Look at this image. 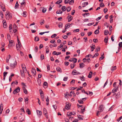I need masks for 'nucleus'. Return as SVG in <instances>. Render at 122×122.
I'll list each match as a JSON object with an SVG mask.
<instances>
[{"label":"nucleus","mask_w":122,"mask_h":122,"mask_svg":"<svg viewBox=\"0 0 122 122\" xmlns=\"http://www.w3.org/2000/svg\"><path fill=\"white\" fill-rule=\"evenodd\" d=\"M5 17L6 19L8 20L9 19L11 18V15L9 12L7 11L5 14Z\"/></svg>","instance_id":"nucleus-1"},{"label":"nucleus","mask_w":122,"mask_h":122,"mask_svg":"<svg viewBox=\"0 0 122 122\" xmlns=\"http://www.w3.org/2000/svg\"><path fill=\"white\" fill-rule=\"evenodd\" d=\"M20 88L19 87L15 89L13 92V93L14 94H15L16 93H18L20 91Z\"/></svg>","instance_id":"nucleus-2"},{"label":"nucleus","mask_w":122,"mask_h":122,"mask_svg":"<svg viewBox=\"0 0 122 122\" xmlns=\"http://www.w3.org/2000/svg\"><path fill=\"white\" fill-rule=\"evenodd\" d=\"M17 62L16 61H15L13 63H11L10 66L11 68H14L16 65Z\"/></svg>","instance_id":"nucleus-3"},{"label":"nucleus","mask_w":122,"mask_h":122,"mask_svg":"<svg viewBox=\"0 0 122 122\" xmlns=\"http://www.w3.org/2000/svg\"><path fill=\"white\" fill-rule=\"evenodd\" d=\"M31 72L33 76H35L36 73V69L33 68H32L31 69Z\"/></svg>","instance_id":"nucleus-4"},{"label":"nucleus","mask_w":122,"mask_h":122,"mask_svg":"<svg viewBox=\"0 0 122 122\" xmlns=\"http://www.w3.org/2000/svg\"><path fill=\"white\" fill-rule=\"evenodd\" d=\"M21 66L23 69V71L24 72H26L27 71V70L25 65L24 64L23 65V64H22L21 65Z\"/></svg>","instance_id":"nucleus-5"},{"label":"nucleus","mask_w":122,"mask_h":122,"mask_svg":"<svg viewBox=\"0 0 122 122\" xmlns=\"http://www.w3.org/2000/svg\"><path fill=\"white\" fill-rule=\"evenodd\" d=\"M66 105L65 106V108L67 110H68L70 108L71 105L68 103H66Z\"/></svg>","instance_id":"nucleus-6"},{"label":"nucleus","mask_w":122,"mask_h":122,"mask_svg":"<svg viewBox=\"0 0 122 122\" xmlns=\"http://www.w3.org/2000/svg\"><path fill=\"white\" fill-rule=\"evenodd\" d=\"M2 22L3 23V27L4 28H6L7 26L5 20H3Z\"/></svg>","instance_id":"nucleus-7"},{"label":"nucleus","mask_w":122,"mask_h":122,"mask_svg":"<svg viewBox=\"0 0 122 122\" xmlns=\"http://www.w3.org/2000/svg\"><path fill=\"white\" fill-rule=\"evenodd\" d=\"M9 46H12L14 45V41L12 40H10L9 41Z\"/></svg>","instance_id":"nucleus-8"},{"label":"nucleus","mask_w":122,"mask_h":122,"mask_svg":"<svg viewBox=\"0 0 122 122\" xmlns=\"http://www.w3.org/2000/svg\"><path fill=\"white\" fill-rule=\"evenodd\" d=\"M77 59L75 58H74L73 59H71L69 60V61H74V63H75L77 62Z\"/></svg>","instance_id":"nucleus-9"},{"label":"nucleus","mask_w":122,"mask_h":122,"mask_svg":"<svg viewBox=\"0 0 122 122\" xmlns=\"http://www.w3.org/2000/svg\"><path fill=\"white\" fill-rule=\"evenodd\" d=\"M37 112L38 116L40 117L42 115V112L40 111H37Z\"/></svg>","instance_id":"nucleus-10"},{"label":"nucleus","mask_w":122,"mask_h":122,"mask_svg":"<svg viewBox=\"0 0 122 122\" xmlns=\"http://www.w3.org/2000/svg\"><path fill=\"white\" fill-rule=\"evenodd\" d=\"M69 18L68 20V22H69L71 21L73 19V17L71 15L68 16L67 17V18Z\"/></svg>","instance_id":"nucleus-11"},{"label":"nucleus","mask_w":122,"mask_h":122,"mask_svg":"<svg viewBox=\"0 0 122 122\" xmlns=\"http://www.w3.org/2000/svg\"><path fill=\"white\" fill-rule=\"evenodd\" d=\"M103 105H101L100 106V107L99 110L100 111L102 112L103 110Z\"/></svg>","instance_id":"nucleus-12"},{"label":"nucleus","mask_w":122,"mask_h":122,"mask_svg":"<svg viewBox=\"0 0 122 122\" xmlns=\"http://www.w3.org/2000/svg\"><path fill=\"white\" fill-rule=\"evenodd\" d=\"M43 86L45 88H47L48 86V84L47 82L45 81L44 82L43 85Z\"/></svg>","instance_id":"nucleus-13"},{"label":"nucleus","mask_w":122,"mask_h":122,"mask_svg":"<svg viewBox=\"0 0 122 122\" xmlns=\"http://www.w3.org/2000/svg\"><path fill=\"white\" fill-rule=\"evenodd\" d=\"M120 97V92L117 93V94L116 95V98L117 99H118Z\"/></svg>","instance_id":"nucleus-14"},{"label":"nucleus","mask_w":122,"mask_h":122,"mask_svg":"<svg viewBox=\"0 0 122 122\" xmlns=\"http://www.w3.org/2000/svg\"><path fill=\"white\" fill-rule=\"evenodd\" d=\"M57 71L58 72H60V73L62 72V70L61 69L60 67H58L56 68Z\"/></svg>","instance_id":"nucleus-15"},{"label":"nucleus","mask_w":122,"mask_h":122,"mask_svg":"<svg viewBox=\"0 0 122 122\" xmlns=\"http://www.w3.org/2000/svg\"><path fill=\"white\" fill-rule=\"evenodd\" d=\"M37 82L38 85L39 86H40L41 85V80L39 78H37Z\"/></svg>","instance_id":"nucleus-16"},{"label":"nucleus","mask_w":122,"mask_h":122,"mask_svg":"<svg viewBox=\"0 0 122 122\" xmlns=\"http://www.w3.org/2000/svg\"><path fill=\"white\" fill-rule=\"evenodd\" d=\"M79 65L80 68H83L85 66V65L83 63H80L79 64Z\"/></svg>","instance_id":"nucleus-17"},{"label":"nucleus","mask_w":122,"mask_h":122,"mask_svg":"<svg viewBox=\"0 0 122 122\" xmlns=\"http://www.w3.org/2000/svg\"><path fill=\"white\" fill-rule=\"evenodd\" d=\"M11 57V56L10 55H9L8 56L6 59V62H8L9 61V60L10 58Z\"/></svg>","instance_id":"nucleus-18"},{"label":"nucleus","mask_w":122,"mask_h":122,"mask_svg":"<svg viewBox=\"0 0 122 122\" xmlns=\"http://www.w3.org/2000/svg\"><path fill=\"white\" fill-rule=\"evenodd\" d=\"M20 72L21 76L23 77H24L25 76V74L24 73V72L22 70H20Z\"/></svg>","instance_id":"nucleus-19"},{"label":"nucleus","mask_w":122,"mask_h":122,"mask_svg":"<svg viewBox=\"0 0 122 122\" xmlns=\"http://www.w3.org/2000/svg\"><path fill=\"white\" fill-rule=\"evenodd\" d=\"M116 66H114V67L112 66L111 68V72L112 73L113 70H116Z\"/></svg>","instance_id":"nucleus-20"},{"label":"nucleus","mask_w":122,"mask_h":122,"mask_svg":"<svg viewBox=\"0 0 122 122\" xmlns=\"http://www.w3.org/2000/svg\"><path fill=\"white\" fill-rule=\"evenodd\" d=\"M71 24L69 23H68L66 24L65 25V28L66 29L68 28L70 26Z\"/></svg>","instance_id":"nucleus-21"},{"label":"nucleus","mask_w":122,"mask_h":122,"mask_svg":"<svg viewBox=\"0 0 122 122\" xmlns=\"http://www.w3.org/2000/svg\"><path fill=\"white\" fill-rule=\"evenodd\" d=\"M61 9L63 11H65L66 10V7L65 6H63L61 7Z\"/></svg>","instance_id":"nucleus-22"},{"label":"nucleus","mask_w":122,"mask_h":122,"mask_svg":"<svg viewBox=\"0 0 122 122\" xmlns=\"http://www.w3.org/2000/svg\"><path fill=\"white\" fill-rule=\"evenodd\" d=\"M88 4V3L87 2H84L83 4V5H84L82 7H85L86 5H87Z\"/></svg>","instance_id":"nucleus-23"},{"label":"nucleus","mask_w":122,"mask_h":122,"mask_svg":"<svg viewBox=\"0 0 122 122\" xmlns=\"http://www.w3.org/2000/svg\"><path fill=\"white\" fill-rule=\"evenodd\" d=\"M26 112L27 113L28 115H30L31 114L30 111L28 108H27L26 110Z\"/></svg>","instance_id":"nucleus-24"},{"label":"nucleus","mask_w":122,"mask_h":122,"mask_svg":"<svg viewBox=\"0 0 122 122\" xmlns=\"http://www.w3.org/2000/svg\"><path fill=\"white\" fill-rule=\"evenodd\" d=\"M108 37H107L105 38L104 40V41L105 42L107 43V42L108 41Z\"/></svg>","instance_id":"nucleus-25"},{"label":"nucleus","mask_w":122,"mask_h":122,"mask_svg":"<svg viewBox=\"0 0 122 122\" xmlns=\"http://www.w3.org/2000/svg\"><path fill=\"white\" fill-rule=\"evenodd\" d=\"M86 15V16H88L90 15V14L89 13H85L84 14H82V15L84 17H85Z\"/></svg>","instance_id":"nucleus-26"},{"label":"nucleus","mask_w":122,"mask_h":122,"mask_svg":"<svg viewBox=\"0 0 122 122\" xmlns=\"http://www.w3.org/2000/svg\"><path fill=\"white\" fill-rule=\"evenodd\" d=\"M85 107H81V110H82V111L81 112V113H82V114H83V112H84V111H85Z\"/></svg>","instance_id":"nucleus-27"},{"label":"nucleus","mask_w":122,"mask_h":122,"mask_svg":"<svg viewBox=\"0 0 122 122\" xmlns=\"http://www.w3.org/2000/svg\"><path fill=\"white\" fill-rule=\"evenodd\" d=\"M62 13V12L60 10H58L56 12V13L57 14H61Z\"/></svg>","instance_id":"nucleus-28"},{"label":"nucleus","mask_w":122,"mask_h":122,"mask_svg":"<svg viewBox=\"0 0 122 122\" xmlns=\"http://www.w3.org/2000/svg\"><path fill=\"white\" fill-rule=\"evenodd\" d=\"M78 102L80 103L81 104H83V101L81 99L80 100H78Z\"/></svg>","instance_id":"nucleus-29"},{"label":"nucleus","mask_w":122,"mask_h":122,"mask_svg":"<svg viewBox=\"0 0 122 122\" xmlns=\"http://www.w3.org/2000/svg\"><path fill=\"white\" fill-rule=\"evenodd\" d=\"M22 85L23 86L22 87L23 89L25 88L26 85L25 84V83L23 82H22L21 83Z\"/></svg>","instance_id":"nucleus-30"},{"label":"nucleus","mask_w":122,"mask_h":122,"mask_svg":"<svg viewBox=\"0 0 122 122\" xmlns=\"http://www.w3.org/2000/svg\"><path fill=\"white\" fill-rule=\"evenodd\" d=\"M19 5V4L18 3L17 1L16 3V4L15 5V9H17V7H18Z\"/></svg>","instance_id":"nucleus-31"},{"label":"nucleus","mask_w":122,"mask_h":122,"mask_svg":"<svg viewBox=\"0 0 122 122\" xmlns=\"http://www.w3.org/2000/svg\"><path fill=\"white\" fill-rule=\"evenodd\" d=\"M119 47L118 49H119V47H122V42H121L119 43L118 44Z\"/></svg>","instance_id":"nucleus-32"},{"label":"nucleus","mask_w":122,"mask_h":122,"mask_svg":"<svg viewBox=\"0 0 122 122\" xmlns=\"http://www.w3.org/2000/svg\"><path fill=\"white\" fill-rule=\"evenodd\" d=\"M77 73V72L76 71V70H74L72 72V73L73 75H76V74H76Z\"/></svg>","instance_id":"nucleus-33"},{"label":"nucleus","mask_w":122,"mask_h":122,"mask_svg":"<svg viewBox=\"0 0 122 122\" xmlns=\"http://www.w3.org/2000/svg\"><path fill=\"white\" fill-rule=\"evenodd\" d=\"M100 6L101 7H103L105 6V5L103 3V2H102L100 4Z\"/></svg>","instance_id":"nucleus-34"},{"label":"nucleus","mask_w":122,"mask_h":122,"mask_svg":"<svg viewBox=\"0 0 122 122\" xmlns=\"http://www.w3.org/2000/svg\"><path fill=\"white\" fill-rule=\"evenodd\" d=\"M23 91L24 92L25 94H27V90L26 89V88L23 89Z\"/></svg>","instance_id":"nucleus-35"},{"label":"nucleus","mask_w":122,"mask_h":122,"mask_svg":"<svg viewBox=\"0 0 122 122\" xmlns=\"http://www.w3.org/2000/svg\"><path fill=\"white\" fill-rule=\"evenodd\" d=\"M85 78L83 76L82 77H80V79L82 81H85Z\"/></svg>","instance_id":"nucleus-36"},{"label":"nucleus","mask_w":122,"mask_h":122,"mask_svg":"<svg viewBox=\"0 0 122 122\" xmlns=\"http://www.w3.org/2000/svg\"><path fill=\"white\" fill-rule=\"evenodd\" d=\"M62 2V0H60L57 1L56 3V4H59L60 3H61Z\"/></svg>","instance_id":"nucleus-37"},{"label":"nucleus","mask_w":122,"mask_h":122,"mask_svg":"<svg viewBox=\"0 0 122 122\" xmlns=\"http://www.w3.org/2000/svg\"><path fill=\"white\" fill-rule=\"evenodd\" d=\"M1 105H2V104H1V105H0V114H2V111L3 110V107H2V109H1Z\"/></svg>","instance_id":"nucleus-38"},{"label":"nucleus","mask_w":122,"mask_h":122,"mask_svg":"<svg viewBox=\"0 0 122 122\" xmlns=\"http://www.w3.org/2000/svg\"><path fill=\"white\" fill-rule=\"evenodd\" d=\"M99 33V31L98 30H96L94 32V33L96 34H98Z\"/></svg>","instance_id":"nucleus-39"},{"label":"nucleus","mask_w":122,"mask_h":122,"mask_svg":"<svg viewBox=\"0 0 122 122\" xmlns=\"http://www.w3.org/2000/svg\"><path fill=\"white\" fill-rule=\"evenodd\" d=\"M39 40V37L36 36L35 37V41H38Z\"/></svg>","instance_id":"nucleus-40"},{"label":"nucleus","mask_w":122,"mask_h":122,"mask_svg":"<svg viewBox=\"0 0 122 122\" xmlns=\"http://www.w3.org/2000/svg\"><path fill=\"white\" fill-rule=\"evenodd\" d=\"M74 0H71L70 1L69 4L70 5H72L74 3Z\"/></svg>","instance_id":"nucleus-41"},{"label":"nucleus","mask_w":122,"mask_h":122,"mask_svg":"<svg viewBox=\"0 0 122 122\" xmlns=\"http://www.w3.org/2000/svg\"><path fill=\"white\" fill-rule=\"evenodd\" d=\"M58 26L60 28H61L62 26V23H60L58 25Z\"/></svg>","instance_id":"nucleus-42"},{"label":"nucleus","mask_w":122,"mask_h":122,"mask_svg":"<svg viewBox=\"0 0 122 122\" xmlns=\"http://www.w3.org/2000/svg\"><path fill=\"white\" fill-rule=\"evenodd\" d=\"M43 9L42 10V12L43 13H44L46 12V9L45 8H44L43 7Z\"/></svg>","instance_id":"nucleus-43"},{"label":"nucleus","mask_w":122,"mask_h":122,"mask_svg":"<svg viewBox=\"0 0 122 122\" xmlns=\"http://www.w3.org/2000/svg\"><path fill=\"white\" fill-rule=\"evenodd\" d=\"M100 50V48L99 47H98L97 48H96V52H97L98 51H99Z\"/></svg>","instance_id":"nucleus-44"},{"label":"nucleus","mask_w":122,"mask_h":122,"mask_svg":"<svg viewBox=\"0 0 122 122\" xmlns=\"http://www.w3.org/2000/svg\"><path fill=\"white\" fill-rule=\"evenodd\" d=\"M104 33L105 35H107L108 33V31L107 30H105L104 31Z\"/></svg>","instance_id":"nucleus-45"},{"label":"nucleus","mask_w":122,"mask_h":122,"mask_svg":"<svg viewBox=\"0 0 122 122\" xmlns=\"http://www.w3.org/2000/svg\"><path fill=\"white\" fill-rule=\"evenodd\" d=\"M38 47L37 46H36L35 47L34 50L36 52H37L38 50Z\"/></svg>","instance_id":"nucleus-46"},{"label":"nucleus","mask_w":122,"mask_h":122,"mask_svg":"<svg viewBox=\"0 0 122 122\" xmlns=\"http://www.w3.org/2000/svg\"><path fill=\"white\" fill-rule=\"evenodd\" d=\"M26 12L25 11H24L23 12V16L24 17H26Z\"/></svg>","instance_id":"nucleus-47"},{"label":"nucleus","mask_w":122,"mask_h":122,"mask_svg":"<svg viewBox=\"0 0 122 122\" xmlns=\"http://www.w3.org/2000/svg\"><path fill=\"white\" fill-rule=\"evenodd\" d=\"M92 46H91L90 47L91 48L93 49H94L95 48V46L94 45L92 44Z\"/></svg>","instance_id":"nucleus-48"},{"label":"nucleus","mask_w":122,"mask_h":122,"mask_svg":"<svg viewBox=\"0 0 122 122\" xmlns=\"http://www.w3.org/2000/svg\"><path fill=\"white\" fill-rule=\"evenodd\" d=\"M13 29H17V26L15 24H14L13 25Z\"/></svg>","instance_id":"nucleus-49"},{"label":"nucleus","mask_w":122,"mask_h":122,"mask_svg":"<svg viewBox=\"0 0 122 122\" xmlns=\"http://www.w3.org/2000/svg\"><path fill=\"white\" fill-rule=\"evenodd\" d=\"M26 3L25 1L24 0H23V2L21 3V5H25L26 4Z\"/></svg>","instance_id":"nucleus-50"},{"label":"nucleus","mask_w":122,"mask_h":122,"mask_svg":"<svg viewBox=\"0 0 122 122\" xmlns=\"http://www.w3.org/2000/svg\"><path fill=\"white\" fill-rule=\"evenodd\" d=\"M42 21L40 22V23L41 25L43 24L44 23V20H41Z\"/></svg>","instance_id":"nucleus-51"},{"label":"nucleus","mask_w":122,"mask_h":122,"mask_svg":"<svg viewBox=\"0 0 122 122\" xmlns=\"http://www.w3.org/2000/svg\"><path fill=\"white\" fill-rule=\"evenodd\" d=\"M63 45L62 44H60V46H59L58 47V49H59V48H61L63 47Z\"/></svg>","instance_id":"nucleus-52"},{"label":"nucleus","mask_w":122,"mask_h":122,"mask_svg":"<svg viewBox=\"0 0 122 122\" xmlns=\"http://www.w3.org/2000/svg\"><path fill=\"white\" fill-rule=\"evenodd\" d=\"M9 30H11L12 29V25L10 24L9 27Z\"/></svg>","instance_id":"nucleus-53"},{"label":"nucleus","mask_w":122,"mask_h":122,"mask_svg":"<svg viewBox=\"0 0 122 122\" xmlns=\"http://www.w3.org/2000/svg\"><path fill=\"white\" fill-rule=\"evenodd\" d=\"M41 60H42L44 59V56L42 55H41Z\"/></svg>","instance_id":"nucleus-54"},{"label":"nucleus","mask_w":122,"mask_h":122,"mask_svg":"<svg viewBox=\"0 0 122 122\" xmlns=\"http://www.w3.org/2000/svg\"><path fill=\"white\" fill-rule=\"evenodd\" d=\"M71 9V8L70 7H68L66 10L67 11V12H69L70 11Z\"/></svg>","instance_id":"nucleus-55"},{"label":"nucleus","mask_w":122,"mask_h":122,"mask_svg":"<svg viewBox=\"0 0 122 122\" xmlns=\"http://www.w3.org/2000/svg\"><path fill=\"white\" fill-rule=\"evenodd\" d=\"M117 90L116 89H115L114 88L112 90V92L113 93H114L117 91Z\"/></svg>","instance_id":"nucleus-56"},{"label":"nucleus","mask_w":122,"mask_h":122,"mask_svg":"<svg viewBox=\"0 0 122 122\" xmlns=\"http://www.w3.org/2000/svg\"><path fill=\"white\" fill-rule=\"evenodd\" d=\"M57 35L56 34H54L53 35L51 36V37L52 38H53L55 37H56V36Z\"/></svg>","instance_id":"nucleus-57"},{"label":"nucleus","mask_w":122,"mask_h":122,"mask_svg":"<svg viewBox=\"0 0 122 122\" xmlns=\"http://www.w3.org/2000/svg\"><path fill=\"white\" fill-rule=\"evenodd\" d=\"M68 78V77H64L63 78V81H66L67 80Z\"/></svg>","instance_id":"nucleus-58"},{"label":"nucleus","mask_w":122,"mask_h":122,"mask_svg":"<svg viewBox=\"0 0 122 122\" xmlns=\"http://www.w3.org/2000/svg\"><path fill=\"white\" fill-rule=\"evenodd\" d=\"M72 113L71 112H70V113H67V115L68 116H70L72 114Z\"/></svg>","instance_id":"nucleus-59"},{"label":"nucleus","mask_w":122,"mask_h":122,"mask_svg":"<svg viewBox=\"0 0 122 122\" xmlns=\"http://www.w3.org/2000/svg\"><path fill=\"white\" fill-rule=\"evenodd\" d=\"M43 113H47V110L45 108H44L43 109Z\"/></svg>","instance_id":"nucleus-60"},{"label":"nucleus","mask_w":122,"mask_h":122,"mask_svg":"<svg viewBox=\"0 0 122 122\" xmlns=\"http://www.w3.org/2000/svg\"><path fill=\"white\" fill-rule=\"evenodd\" d=\"M79 31V29H77L76 30H75L73 31V32H78Z\"/></svg>","instance_id":"nucleus-61"},{"label":"nucleus","mask_w":122,"mask_h":122,"mask_svg":"<svg viewBox=\"0 0 122 122\" xmlns=\"http://www.w3.org/2000/svg\"><path fill=\"white\" fill-rule=\"evenodd\" d=\"M70 1V0H65V4H67L69 2V1Z\"/></svg>","instance_id":"nucleus-62"},{"label":"nucleus","mask_w":122,"mask_h":122,"mask_svg":"<svg viewBox=\"0 0 122 122\" xmlns=\"http://www.w3.org/2000/svg\"><path fill=\"white\" fill-rule=\"evenodd\" d=\"M41 97L42 101H44V96L43 95H41Z\"/></svg>","instance_id":"nucleus-63"},{"label":"nucleus","mask_w":122,"mask_h":122,"mask_svg":"<svg viewBox=\"0 0 122 122\" xmlns=\"http://www.w3.org/2000/svg\"><path fill=\"white\" fill-rule=\"evenodd\" d=\"M23 100V99L22 98L20 97L18 99V100L20 102H21Z\"/></svg>","instance_id":"nucleus-64"}]
</instances>
